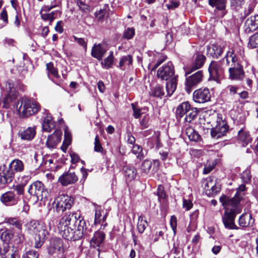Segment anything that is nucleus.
Wrapping results in <instances>:
<instances>
[{
	"label": "nucleus",
	"mask_w": 258,
	"mask_h": 258,
	"mask_svg": "<svg viewBox=\"0 0 258 258\" xmlns=\"http://www.w3.org/2000/svg\"><path fill=\"white\" fill-rule=\"evenodd\" d=\"M3 88L4 93L6 95L3 101L4 104L3 107L7 108L9 107L10 103L16 98L15 89L14 84L11 81H7L5 82V86Z\"/></svg>",
	"instance_id": "7"
},
{
	"label": "nucleus",
	"mask_w": 258,
	"mask_h": 258,
	"mask_svg": "<svg viewBox=\"0 0 258 258\" xmlns=\"http://www.w3.org/2000/svg\"><path fill=\"white\" fill-rule=\"evenodd\" d=\"M209 4L212 7H215L219 10L225 9L227 0H208Z\"/></svg>",
	"instance_id": "40"
},
{
	"label": "nucleus",
	"mask_w": 258,
	"mask_h": 258,
	"mask_svg": "<svg viewBox=\"0 0 258 258\" xmlns=\"http://www.w3.org/2000/svg\"><path fill=\"white\" fill-rule=\"evenodd\" d=\"M9 166L13 171L15 173L22 172L24 169V165L23 162L19 159H15L10 164Z\"/></svg>",
	"instance_id": "33"
},
{
	"label": "nucleus",
	"mask_w": 258,
	"mask_h": 258,
	"mask_svg": "<svg viewBox=\"0 0 258 258\" xmlns=\"http://www.w3.org/2000/svg\"><path fill=\"white\" fill-rule=\"evenodd\" d=\"M38 253L35 250H30L28 251L22 258H38Z\"/></svg>",
	"instance_id": "64"
},
{
	"label": "nucleus",
	"mask_w": 258,
	"mask_h": 258,
	"mask_svg": "<svg viewBox=\"0 0 258 258\" xmlns=\"http://www.w3.org/2000/svg\"><path fill=\"white\" fill-rule=\"evenodd\" d=\"M13 237L14 233L12 229L4 226H2L0 228V237L2 241L9 242Z\"/></svg>",
	"instance_id": "28"
},
{
	"label": "nucleus",
	"mask_w": 258,
	"mask_h": 258,
	"mask_svg": "<svg viewBox=\"0 0 258 258\" xmlns=\"http://www.w3.org/2000/svg\"><path fill=\"white\" fill-rule=\"evenodd\" d=\"M152 167V162L148 160H145L142 163L141 169L145 173H148Z\"/></svg>",
	"instance_id": "55"
},
{
	"label": "nucleus",
	"mask_w": 258,
	"mask_h": 258,
	"mask_svg": "<svg viewBox=\"0 0 258 258\" xmlns=\"http://www.w3.org/2000/svg\"><path fill=\"white\" fill-rule=\"evenodd\" d=\"M231 6L236 10H238L241 8L244 4V0H231Z\"/></svg>",
	"instance_id": "58"
},
{
	"label": "nucleus",
	"mask_w": 258,
	"mask_h": 258,
	"mask_svg": "<svg viewBox=\"0 0 258 258\" xmlns=\"http://www.w3.org/2000/svg\"><path fill=\"white\" fill-rule=\"evenodd\" d=\"M190 108V105L188 102H184L180 104L176 108V115L177 117H182L186 114Z\"/></svg>",
	"instance_id": "32"
},
{
	"label": "nucleus",
	"mask_w": 258,
	"mask_h": 258,
	"mask_svg": "<svg viewBox=\"0 0 258 258\" xmlns=\"http://www.w3.org/2000/svg\"><path fill=\"white\" fill-rule=\"evenodd\" d=\"M186 134L191 141L198 142L200 140L201 136L192 127H188L186 129Z\"/></svg>",
	"instance_id": "35"
},
{
	"label": "nucleus",
	"mask_w": 258,
	"mask_h": 258,
	"mask_svg": "<svg viewBox=\"0 0 258 258\" xmlns=\"http://www.w3.org/2000/svg\"><path fill=\"white\" fill-rule=\"evenodd\" d=\"M55 122L53 120L52 115L48 113L44 118L42 127L43 131L50 132L55 126Z\"/></svg>",
	"instance_id": "23"
},
{
	"label": "nucleus",
	"mask_w": 258,
	"mask_h": 258,
	"mask_svg": "<svg viewBox=\"0 0 258 258\" xmlns=\"http://www.w3.org/2000/svg\"><path fill=\"white\" fill-rule=\"evenodd\" d=\"M133 58L131 55H127L122 57L119 63V67L122 70L124 69V67L132 63Z\"/></svg>",
	"instance_id": "45"
},
{
	"label": "nucleus",
	"mask_w": 258,
	"mask_h": 258,
	"mask_svg": "<svg viewBox=\"0 0 258 258\" xmlns=\"http://www.w3.org/2000/svg\"><path fill=\"white\" fill-rule=\"evenodd\" d=\"M57 228L59 233L64 239L76 241L83 237L86 222L80 213H66L60 220Z\"/></svg>",
	"instance_id": "1"
},
{
	"label": "nucleus",
	"mask_w": 258,
	"mask_h": 258,
	"mask_svg": "<svg viewBox=\"0 0 258 258\" xmlns=\"http://www.w3.org/2000/svg\"><path fill=\"white\" fill-rule=\"evenodd\" d=\"M199 210H196L190 215V221L189 225L187 228V231L188 232H190L191 231L195 230L196 227V222L199 217Z\"/></svg>",
	"instance_id": "41"
},
{
	"label": "nucleus",
	"mask_w": 258,
	"mask_h": 258,
	"mask_svg": "<svg viewBox=\"0 0 258 258\" xmlns=\"http://www.w3.org/2000/svg\"><path fill=\"white\" fill-rule=\"evenodd\" d=\"M132 151L133 154L137 155V158L138 159L142 160L144 158L145 155L141 146L137 144L134 145L133 147Z\"/></svg>",
	"instance_id": "46"
},
{
	"label": "nucleus",
	"mask_w": 258,
	"mask_h": 258,
	"mask_svg": "<svg viewBox=\"0 0 258 258\" xmlns=\"http://www.w3.org/2000/svg\"><path fill=\"white\" fill-rule=\"evenodd\" d=\"M74 198L67 195H61L57 197L52 204L54 218H57L60 213L70 210L74 204Z\"/></svg>",
	"instance_id": "2"
},
{
	"label": "nucleus",
	"mask_w": 258,
	"mask_h": 258,
	"mask_svg": "<svg viewBox=\"0 0 258 258\" xmlns=\"http://www.w3.org/2000/svg\"><path fill=\"white\" fill-rule=\"evenodd\" d=\"M54 12H51V13H40L41 18L44 21H49L50 24H51L54 20Z\"/></svg>",
	"instance_id": "53"
},
{
	"label": "nucleus",
	"mask_w": 258,
	"mask_h": 258,
	"mask_svg": "<svg viewBox=\"0 0 258 258\" xmlns=\"http://www.w3.org/2000/svg\"><path fill=\"white\" fill-rule=\"evenodd\" d=\"M19 136L23 140L31 141L34 139L36 135L35 127H28L23 131H19Z\"/></svg>",
	"instance_id": "22"
},
{
	"label": "nucleus",
	"mask_w": 258,
	"mask_h": 258,
	"mask_svg": "<svg viewBox=\"0 0 258 258\" xmlns=\"http://www.w3.org/2000/svg\"><path fill=\"white\" fill-rule=\"evenodd\" d=\"M1 201L5 205L11 206L16 205L20 201V198L14 191L10 190L1 196Z\"/></svg>",
	"instance_id": "14"
},
{
	"label": "nucleus",
	"mask_w": 258,
	"mask_h": 258,
	"mask_svg": "<svg viewBox=\"0 0 258 258\" xmlns=\"http://www.w3.org/2000/svg\"><path fill=\"white\" fill-rule=\"evenodd\" d=\"M24 186L21 185L20 184L17 185L16 186L14 187V191L16 192V195L17 196H19L20 195H23L24 193Z\"/></svg>",
	"instance_id": "63"
},
{
	"label": "nucleus",
	"mask_w": 258,
	"mask_h": 258,
	"mask_svg": "<svg viewBox=\"0 0 258 258\" xmlns=\"http://www.w3.org/2000/svg\"><path fill=\"white\" fill-rule=\"evenodd\" d=\"M251 177L250 172L248 169L245 170L241 174V179L244 183H247L250 181Z\"/></svg>",
	"instance_id": "56"
},
{
	"label": "nucleus",
	"mask_w": 258,
	"mask_h": 258,
	"mask_svg": "<svg viewBox=\"0 0 258 258\" xmlns=\"http://www.w3.org/2000/svg\"><path fill=\"white\" fill-rule=\"evenodd\" d=\"M125 176L128 180H131L136 177V170L133 166H126L123 168Z\"/></svg>",
	"instance_id": "37"
},
{
	"label": "nucleus",
	"mask_w": 258,
	"mask_h": 258,
	"mask_svg": "<svg viewBox=\"0 0 258 258\" xmlns=\"http://www.w3.org/2000/svg\"><path fill=\"white\" fill-rule=\"evenodd\" d=\"M26 230L30 233L34 234L40 233L41 230H46L43 226L40 225L39 223L34 220H31L25 225Z\"/></svg>",
	"instance_id": "20"
},
{
	"label": "nucleus",
	"mask_w": 258,
	"mask_h": 258,
	"mask_svg": "<svg viewBox=\"0 0 258 258\" xmlns=\"http://www.w3.org/2000/svg\"><path fill=\"white\" fill-rule=\"evenodd\" d=\"M203 78V74L202 71H199L194 74L189 76L186 79L185 90L189 93L193 88L196 87L200 83Z\"/></svg>",
	"instance_id": "9"
},
{
	"label": "nucleus",
	"mask_w": 258,
	"mask_h": 258,
	"mask_svg": "<svg viewBox=\"0 0 258 258\" xmlns=\"http://www.w3.org/2000/svg\"><path fill=\"white\" fill-rule=\"evenodd\" d=\"M46 69L48 71V76H49V74H51L54 77L58 78L59 75L58 74L57 69L54 67L53 64L52 62L47 63L46 64Z\"/></svg>",
	"instance_id": "50"
},
{
	"label": "nucleus",
	"mask_w": 258,
	"mask_h": 258,
	"mask_svg": "<svg viewBox=\"0 0 258 258\" xmlns=\"http://www.w3.org/2000/svg\"><path fill=\"white\" fill-rule=\"evenodd\" d=\"M235 215L232 212L225 213L223 217V222L226 228L228 229H234L235 225L234 224Z\"/></svg>",
	"instance_id": "27"
},
{
	"label": "nucleus",
	"mask_w": 258,
	"mask_h": 258,
	"mask_svg": "<svg viewBox=\"0 0 258 258\" xmlns=\"http://www.w3.org/2000/svg\"><path fill=\"white\" fill-rule=\"evenodd\" d=\"M47 251L50 255L61 254L64 251L63 240L60 238H53L50 241Z\"/></svg>",
	"instance_id": "10"
},
{
	"label": "nucleus",
	"mask_w": 258,
	"mask_h": 258,
	"mask_svg": "<svg viewBox=\"0 0 258 258\" xmlns=\"http://www.w3.org/2000/svg\"><path fill=\"white\" fill-rule=\"evenodd\" d=\"M248 46L252 48L258 47V32L254 34L250 37Z\"/></svg>",
	"instance_id": "48"
},
{
	"label": "nucleus",
	"mask_w": 258,
	"mask_h": 258,
	"mask_svg": "<svg viewBox=\"0 0 258 258\" xmlns=\"http://www.w3.org/2000/svg\"><path fill=\"white\" fill-rule=\"evenodd\" d=\"M4 223L14 226L19 230H22V223L17 218H6Z\"/></svg>",
	"instance_id": "42"
},
{
	"label": "nucleus",
	"mask_w": 258,
	"mask_h": 258,
	"mask_svg": "<svg viewBox=\"0 0 258 258\" xmlns=\"http://www.w3.org/2000/svg\"><path fill=\"white\" fill-rule=\"evenodd\" d=\"M15 173L9 166L3 165L0 167V176L3 183H10L13 179Z\"/></svg>",
	"instance_id": "18"
},
{
	"label": "nucleus",
	"mask_w": 258,
	"mask_h": 258,
	"mask_svg": "<svg viewBox=\"0 0 258 258\" xmlns=\"http://www.w3.org/2000/svg\"><path fill=\"white\" fill-rule=\"evenodd\" d=\"M225 58L226 59V66L229 64L230 59L231 60V62H232V64H231V67H232L234 65H235V64H237V63H240L238 60L237 56L234 54L233 50H229L227 52Z\"/></svg>",
	"instance_id": "36"
},
{
	"label": "nucleus",
	"mask_w": 258,
	"mask_h": 258,
	"mask_svg": "<svg viewBox=\"0 0 258 258\" xmlns=\"http://www.w3.org/2000/svg\"><path fill=\"white\" fill-rule=\"evenodd\" d=\"M157 76L162 80L167 81L171 78L175 76L174 75V70L172 63L168 62L167 64L160 68L157 72Z\"/></svg>",
	"instance_id": "12"
},
{
	"label": "nucleus",
	"mask_w": 258,
	"mask_h": 258,
	"mask_svg": "<svg viewBox=\"0 0 258 258\" xmlns=\"http://www.w3.org/2000/svg\"><path fill=\"white\" fill-rule=\"evenodd\" d=\"M223 48L217 44H213L207 47V52L213 58H217L221 55Z\"/></svg>",
	"instance_id": "21"
},
{
	"label": "nucleus",
	"mask_w": 258,
	"mask_h": 258,
	"mask_svg": "<svg viewBox=\"0 0 258 258\" xmlns=\"http://www.w3.org/2000/svg\"><path fill=\"white\" fill-rule=\"evenodd\" d=\"M246 187L244 184L239 186L237 189L235 196L232 198L223 196L220 198V201L225 208L231 212L234 211V208L236 207L241 201L244 199Z\"/></svg>",
	"instance_id": "4"
},
{
	"label": "nucleus",
	"mask_w": 258,
	"mask_h": 258,
	"mask_svg": "<svg viewBox=\"0 0 258 258\" xmlns=\"http://www.w3.org/2000/svg\"><path fill=\"white\" fill-rule=\"evenodd\" d=\"M48 232L47 230H41L40 233L35 234V244L34 247L38 248L40 247L44 243V239L48 235Z\"/></svg>",
	"instance_id": "29"
},
{
	"label": "nucleus",
	"mask_w": 258,
	"mask_h": 258,
	"mask_svg": "<svg viewBox=\"0 0 258 258\" xmlns=\"http://www.w3.org/2000/svg\"><path fill=\"white\" fill-rule=\"evenodd\" d=\"M94 151L97 152H101L103 151V148L101 146L99 138L98 135H96L95 138Z\"/></svg>",
	"instance_id": "59"
},
{
	"label": "nucleus",
	"mask_w": 258,
	"mask_h": 258,
	"mask_svg": "<svg viewBox=\"0 0 258 258\" xmlns=\"http://www.w3.org/2000/svg\"><path fill=\"white\" fill-rule=\"evenodd\" d=\"M246 120V116L245 113L240 112L238 113L236 116L234 121L237 125H243Z\"/></svg>",
	"instance_id": "52"
},
{
	"label": "nucleus",
	"mask_w": 258,
	"mask_h": 258,
	"mask_svg": "<svg viewBox=\"0 0 258 258\" xmlns=\"http://www.w3.org/2000/svg\"><path fill=\"white\" fill-rule=\"evenodd\" d=\"M178 76H174L171 78L169 81L166 83V91L168 96H171L176 90Z\"/></svg>",
	"instance_id": "30"
},
{
	"label": "nucleus",
	"mask_w": 258,
	"mask_h": 258,
	"mask_svg": "<svg viewBox=\"0 0 258 258\" xmlns=\"http://www.w3.org/2000/svg\"><path fill=\"white\" fill-rule=\"evenodd\" d=\"M211 93L207 88H201L195 90L193 93V100L195 102L204 103L211 100Z\"/></svg>",
	"instance_id": "11"
},
{
	"label": "nucleus",
	"mask_w": 258,
	"mask_h": 258,
	"mask_svg": "<svg viewBox=\"0 0 258 258\" xmlns=\"http://www.w3.org/2000/svg\"><path fill=\"white\" fill-rule=\"evenodd\" d=\"M108 213L105 211L100 206H97L95 208L94 224L102 223L100 229H104L107 225V223H105Z\"/></svg>",
	"instance_id": "15"
},
{
	"label": "nucleus",
	"mask_w": 258,
	"mask_h": 258,
	"mask_svg": "<svg viewBox=\"0 0 258 258\" xmlns=\"http://www.w3.org/2000/svg\"><path fill=\"white\" fill-rule=\"evenodd\" d=\"M177 222V220L175 216H172L170 220V225L174 234H175L176 231Z\"/></svg>",
	"instance_id": "61"
},
{
	"label": "nucleus",
	"mask_w": 258,
	"mask_h": 258,
	"mask_svg": "<svg viewBox=\"0 0 258 258\" xmlns=\"http://www.w3.org/2000/svg\"><path fill=\"white\" fill-rule=\"evenodd\" d=\"M73 38L74 39L75 42H77L78 44L82 46L84 48L85 51L87 50V41H86L84 38H78L75 36H73Z\"/></svg>",
	"instance_id": "57"
},
{
	"label": "nucleus",
	"mask_w": 258,
	"mask_h": 258,
	"mask_svg": "<svg viewBox=\"0 0 258 258\" xmlns=\"http://www.w3.org/2000/svg\"><path fill=\"white\" fill-rule=\"evenodd\" d=\"M61 135L60 131H55L52 135L48 136L46 143L47 147L50 149L55 148L61 141Z\"/></svg>",
	"instance_id": "19"
},
{
	"label": "nucleus",
	"mask_w": 258,
	"mask_h": 258,
	"mask_svg": "<svg viewBox=\"0 0 258 258\" xmlns=\"http://www.w3.org/2000/svg\"><path fill=\"white\" fill-rule=\"evenodd\" d=\"M72 141V136L70 132L67 130L64 131V140L63 143V145L61 147V149L63 151H65L68 146L70 145Z\"/></svg>",
	"instance_id": "47"
},
{
	"label": "nucleus",
	"mask_w": 258,
	"mask_h": 258,
	"mask_svg": "<svg viewBox=\"0 0 258 258\" xmlns=\"http://www.w3.org/2000/svg\"><path fill=\"white\" fill-rule=\"evenodd\" d=\"M237 138L243 146L247 145L252 142V137L250 133L244 125H243L238 131Z\"/></svg>",
	"instance_id": "17"
},
{
	"label": "nucleus",
	"mask_w": 258,
	"mask_h": 258,
	"mask_svg": "<svg viewBox=\"0 0 258 258\" xmlns=\"http://www.w3.org/2000/svg\"><path fill=\"white\" fill-rule=\"evenodd\" d=\"M135 34V30L134 28H127L125 29L122 35V38L125 39H132Z\"/></svg>",
	"instance_id": "49"
},
{
	"label": "nucleus",
	"mask_w": 258,
	"mask_h": 258,
	"mask_svg": "<svg viewBox=\"0 0 258 258\" xmlns=\"http://www.w3.org/2000/svg\"><path fill=\"white\" fill-rule=\"evenodd\" d=\"M114 57L113 52L111 51L108 57L102 60L101 64L103 68L108 69L112 67L113 63Z\"/></svg>",
	"instance_id": "43"
},
{
	"label": "nucleus",
	"mask_w": 258,
	"mask_h": 258,
	"mask_svg": "<svg viewBox=\"0 0 258 258\" xmlns=\"http://www.w3.org/2000/svg\"><path fill=\"white\" fill-rule=\"evenodd\" d=\"M78 177L74 172L70 171L64 172L58 178V181L63 186H67L76 183Z\"/></svg>",
	"instance_id": "16"
},
{
	"label": "nucleus",
	"mask_w": 258,
	"mask_h": 258,
	"mask_svg": "<svg viewBox=\"0 0 258 258\" xmlns=\"http://www.w3.org/2000/svg\"><path fill=\"white\" fill-rule=\"evenodd\" d=\"M148 225V224L145 216L140 215L138 218V222L137 223V228L138 231L140 233H143L147 227Z\"/></svg>",
	"instance_id": "38"
},
{
	"label": "nucleus",
	"mask_w": 258,
	"mask_h": 258,
	"mask_svg": "<svg viewBox=\"0 0 258 258\" xmlns=\"http://www.w3.org/2000/svg\"><path fill=\"white\" fill-rule=\"evenodd\" d=\"M198 114V110L197 108H190L186 113L184 118L185 121L190 123L194 120Z\"/></svg>",
	"instance_id": "39"
},
{
	"label": "nucleus",
	"mask_w": 258,
	"mask_h": 258,
	"mask_svg": "<svg viewBox=\"0 0 258 258\" xmlns=\"http://www.w3.org/2000/svg\"><path fill=\"white\" fill-rule=\"evenodd\" d=\"M157 194L159 200L164 199L165 198L166 194L164 189V187L162 185H160L158 186Z\"/></svg>",
	"instance_id": "62"
},
{
	"label": "nucleus",
	"mask_w": 258,
	"mask_h": 258,
	"mask_svg": "<svg viewBox=\"0 0 258 258\" xmlns=\"http://www.w3.org/2000/svg\"><path fill=\"white\" fill-rule=\"evenodd\" d=\"M16 108L20 117H27L38 112L39 106L29 99L22 98L18 101Z\"/></svg>",
	"instance_id": "3"
},
{
	"label": "nucleus",
	"mask_w": 258,
	"mask_h": 258,
	"mask_svg": "<svg viewBox=\"0 0 258 258\" xmlns=\"http://www.w3.org/2000/svg\"><path fill=\"white\" fill-rule=\"evenodd\" d=\"M164 94L163 88L160 86H156L151 90V95L155 97H161Z\"/></svg>",
	"instance_id": "51"
},
{
	"label": "nucleus",
	"mask_w": 258,
	"mask_h": 258,
	"mask_svg": "<svg viewBox=\"0 0 258 258\" xmlns=\"http://www.w3.org/2000/svg\"><path fill=\"white\" fill-rule=\"evenodd\" d=\"M106 49L101 44H94L91 50V55L99 60H101Z\"/></svg>",
	"instance_id": "24"
},
{
	"label": "nucleus",
	"mask_w": 258,
	"mask_h": 258,
	"mask_svg": "<svg viewBox=\"0 0 258 258\" xmlns=\"http://www.w3.org/2000/svg\"><path fill=\"white\" fill-rule=\"evenodd\" d=\"M208 70L210 77L218 82L224 72V67L222 61H212Z\"/></svg>",
	"instance_id": "8"
},
{
	"label": "nucleus",
	"mask_w": 258,
	"mask_h": 258,
	"mask_svg": "<svg viewBox=\"0 0 258 258\" xmlns=\"http://www.w3.org/2000/svg\"><path fill=\"white\" fill-rule=\"evenodd\" d=\"M28 192L32 196L36 197L38 201H43L47 199L48 192L44 184L39 181H36L30 185Z\"/></svg>",
	"instance_id": "6"
},
{
	"label": "nucleus",
	"mask_w": 258,
	"mask_h": 258,
	"mask_svg": "<svg viewBox=\"0 0 258 258\" xmlns=\"http://www.w3.org/2000/svg\"><path fill=\"white\" fill-rule=\"evenodd\" d=\"M245 24L248 27L249 31H253L258 28V14L246 20Z\"/></svg>",
	"instance_id": "34"
},
{
	"label": "nucleus",
	"mask_w": 258,
	"mask_h": 258,
	"mask_svg": "<svg viewBox=\"0 0 258 258\" xmlns=\"http://www.w3.org/2000/svg\"><path fill=\"white\" fill-rule=\"evenodd\" d=\"M213 118L215 120L214 126L211 131L212 137L215 139H219L225 136L228 130V125L226 121L223 120L221 115L215 114Z\"/></svg>",
	"instance_id": "5"
},
{
	"label": "nucleus",
	"mask_w": 258,
	"mask_h": 258,
	"mask_svg": "<svg viewBox=\"0 0 258 258\" xmlns=\"http://www.w3.org/2000/svg\"><path fill=\"white\" fill-rule=\"evenodd\" d=\"M105 239V233L100 230L95 232L90 243L93 247L100 246Z\"/></svg>",
	"instance_id": "26"
},
{
	"label": "nucleus",
	"mask_w": 258,
	"mask_h": 258,
	"mask_svg": "<svg viewBox=\"0 0 258 258\" xmlns=\"http://www.w3.org/2000/svg\"><path fill=\"white\" fill-rule=\"evenodd\" d=\"M206 57L201 54H197L195 60L191 67V72H193L202 68L204 64Z\"/></svg>",
	"instance_id": "31"
},
{
	"label": "nucleus",
	"mask_w": 258,
	"mask_h": 258,
	"mask_svg": "<svg viewBox=\"0 0 258 258\" xmlns=\"http://www.w3.org/2000/svg\"><path fill=\"white\" fill-rule=\"evenodd\" d=\"M215 183L216 182L214 180V178L213 177L210 176L206 178V183L204 185V189L206 192H208L210 188L213 187Z\"/></svg>",
	"instance_id": "54"
},
{
	"label": "nucleus",
	"mask_w": 258,
	"mask_h": 258,
	"mask_svg": "<svg viewBox=\"0 0 258 258\" xmlns=\"http://www.w3.org/2000/svg\"><path fill=\"white\" fill-rule=\"evenodd\" d=\"M155 60H157V62L154 66V69L158 68L161 63H162L164 60L165 58L159 53H156L154 55Z\"/></svg>",
	"instance_id": "60"
},
{
	"label": "nucleus",
	"mask_w": 258,
	"mask_h": 258,
	"mask_svg": "<svg viewBox=\"0 0 258 258\" xmlns=\"http://www.w3.org/2000/svg\"><path fill=\"white\" fill-rule=\"evenodd\" d=\"M132 108L134 111L133 115L136 118H138L141 116L148 111L147 107H139L134 104H132Z\"/></svg>",
	"instance_id": "44"
},
{
	"label": "nucleus",
	"mask_w": 258,
	"mask_h": 258,
	"mask_svg": "<svg viewBox=\"0 0 258 258\" xmlns=\"http://www.w3.org/2000/svg\"><path fill=\"white\" fill-rule=\"evenodd\" d=\"M235 64L229 68V79L232 80L241 81L245 75L243 67L240 63Z\"/></svg>",
	"instance_id": "13"
},
{
	"label": "nucleus",
	"mask_w": 258,
	"mask_h": 258,
	"mask_svg": "<svg viewBox=\"0 0 258 258\" xmlns=\"http://www.w3.org/2000/svg\"><path fill=\"white\" fill-rule=\"evenodd\" d=\"M254 223V219L249 213H244L239 219V224L241 227H251Z\"/></svg>",
	"instance_id": "25"
}]
</instances>
